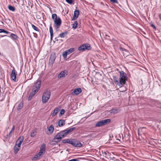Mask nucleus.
I'll return each mask as SVG.
<instances>
[{"instance_id": "f257e3e1", "label": "nucleus", "mask_w": 161, "mask_h": 161, "mask_svg": "<svg viewBox=\"0 0 161 161\" xmlns=\"http://www.w3.org/2000/svg\"><path fill=\"white\" fill-rule=\"evenodd\" d=\"M75 129V128L74 127L69 129H67L66 130H64L56 135L54 137V139L60 140L62 138L65 137L69 133L74 130Z\"/></svg>"}, {"instance_id": "f03ea898", "label": "nucleus", "mask_w": 161, "mask_h": 161, "mask_svg": "<svg viewBox=\"0 0 161 161\" xmlns=\"http://www.w3.org/2000/svg\"><path fill=\"white\" fill-rule=\"evenodd\" d=\"M120 84L122 87L125 83V82L127 80V77L126 76V74L123 71H121L119 72Z\"/></svg>"}, {"instance_id": "7ed1b4c3", "label": "nucleus", "mask_w": 161, "mask_h": 161, "mask_svg": "<svg viewBox=\"0 0 161 161\" xmlns=\"http://www.w3.org/2000/svg\"><path fill=\"white\" fill-rule=\"evenodd\" d=\"M51 92L50 91H47L44 92L42 96V101L43 103H47L50 98Z\"/></svg>"}, {"instance_id": "20e7f679", "label": "nucleus", "mask_w": 161, "mask_h": 161, "mask_svg": "<svg viewBox=\"0 0 161 161\" xmlns=\"http://www.w3.org/2000/svg\"><path fill=\"white\" fill-rule=\"evenodd\" d=\"M110 121L111 120L109 119L102 120L97 122L95 126L96 127H99L105 125L110 123Z\"/></svg>"}, {"instance_id": "39448f33", "label": "nucleus", "mask_w": 161, "mask_h": 161, "mask_svg": "<svg viewBox=\"0 0 161 161\" xmlns=\"http://www.w3.org/2000/svg\"><path fill=\"white\" fill-rule=\"evenodd\" d=\"M91 49V47L90 45L89 44L86 43L84 44L79 47L78 50L79 51H84L86 49L87 50H90Z\"/></svg>"}, {"instance_id": "423d86ee", "label": "nucleus", "mask_w": 161, "mask_h": 161, "mask_svg": "<svg viewBox=\"0 0 161 161\" xmlns=\"http://www.w3.org/2000/svg\"><path fill=\"white\" fill-rule=\"evenodd\" d=\"M41 80L40 79H38L34 84L32 89H34L36 91L38 92L41 87Z\"/></svg>"}, {"instance_id": "0eeeda50", "label": "nucleus", "mask_w": 161, "mask_h": 161, "mask_svg": "<svg viewBox=\"0 0 161 161\" xmlns=\"http://www.w3.org/2000/svg\"><path fill=\"white\" fill-rule=\"evenodd\" d=\"M71 144L75 147H81L82 146V144L80 142L75 139H72V142Z\"/></svg>"}, {"instance_id": "6e6552de", "label": "nucleus", "mask_w": 161, "mask_h": 161, "mask_svg": "<svg viewBox=\"0 0 161 161\" xmlns=\"http://www.w3.org/2000/svg\"><path fill=\"white\" fill-rule=\"evenodd\" d=\"M54 27L56 29L59 28L61 24V20L59 17H58L57 19L54 20Z\"/></svg>"}, {"instance_id": "1a4fd4ad", "label": "nucleus", "mask_w": 161, "mask_h": 161, "mask_svg": "<svg viewBox=\"0 0 161 161\" xmlns=\"http://www.w3.org/2000/svg\"><path fill=\"white\" fill-rule=\"evenodd\" d=\"M56 58V56L55 53H54L51 55L49 62V64L50 66H52Z\"/></svg>"}, {"instance_id": "9d476101", "label": "nucleus", "mask_w": 161, "mask_h": 161, "mask_svg": "<svg viewBox=\"0 0 161 161\" xmlns=\"http://www.w3.org/2000/svg\"><path fill=\"white\" fill-rule=\"evenodd\" d=\"M74 50L75 49L74 48H71L64 52L63 53L62 55L64 58H66L68 55L69 54L71 53H72L74 51Z\"/></svg>"}, {"instance_id": "9b49d317", "label": "nucleus", "mask_w": 161, "mask_h": 161, "mask_svg": "<svg viewBox=\"0 0 161 161\" xmlns=\"http://www.w3.org/2000/svg\"><path fill=\"white\" fill-rule=\"evenodd\" d=\"M81 92V90L80 88H78L75 89L72 92L71 94L73 95H76L79 94Z\"/></svg>"}, {"instance_id": "f8f14e48", "label": "nucleus", "mask_w": 161, "mask_h": 161, "mask_svg": "<svg viewBox=\"0 0 161 161\" xmlns=\"http://www.w3.org/2000/svg\"><path fill=\"white\" fill-rule=\"evenodd\" d=\"M67 75V72L66 70H64L61 71L58 75V78L64 77Z\"/></svg>"}, {"instance_id": "ddd939ff", "label": "nucleus", "mask_w": 161, "mask_h": 161, "mask_svg": "<svg viewBox=\"0 0 161 161\" xmlns=\"http://www.w3.org/2000/svg\"><path fill=\"white\" fill-rule=\"evenodd\" d=\"M113 79L115 83L120 87H121V85L120 84L119 79L117 77L115 76H113Z\"/></svg>"}, {"instance_id": "4468645a", "label": "nucleus", "mask_w": 161, "mask_h": 161, "mask_svg": "<svg viewBox=\"0 0 161 161\" xmlns=\"http://www.w3.org/2000/svg\"><path fill=\"white\" fill-rule=\"evenodd\" d=\"M79 14V10H75L74 11L73 17L72 18V20H75L78 17Z\"/></svg>"}, {"instance_id": "2eb2a0df", "label": "nucleus", "mask_w": 161, "mask_h": 161, "mask_svg": "<svg viewBox=\"0 0 161 161\" xmlns=\"http://www.w3.org/2000/svg\"><path fill=\"white\" fill-rule=\"evenodd\" d=\"M11 76L12 80L14 81L16 80V75L14 70H12L11 71Z\"/></svg>"}, {"instance_id": "dca6fc26", "label": "nucleus", "mask_w": 161, "mask_h": 161, "mask_svg": "<svg viewBox=\"0 0 161 161\" xmlns=\"http://www.w3.org/2000/svg\"><path fill=\"white\" fill-rule=\"evenodd\" d=\"M60 110L59 108H57L54 109L53 112L52 113L51 115L52 117H54L58 113Z\"/></svg>"}, {"instance_id": "f3484780", "label": "nucleus", "mask_w": 161, "mask_h": 161, "mask_svg": "<svg viewBox=\"0 0 161 161\" xmlns=\"http://www.w3.org/2000/svg\"><path fill=\"white\" fill-rule=\"evenodd\" d=\"M65 121L63 119H60L58 122V125L59 127H62L64 125Z\"/></svg>"}, {"instance_id": "a211bd4d", "label": "nucleus", "mask_w": 161, "mask_h": 161, "mask_svg": "<svg viewBox=\"0 0 161 161\" xmlns=\"http://www.w3.org/2000/svg\"><path fill=\"white\" fill-rule=\"evenodd\" d=\"M72 139H66L63 140L62 141V142L64 143H68L70 144H71V142H72Z\"/></svg>"}, {"instance_id": "6ab92c4d", "label": "nucleus", "mask_w": 161, "mask_h": 161, "mask_svg": "<svg viewBox=\"0 0 161 161\" xmlns=\"http://www.w3.org/2000/svg\"><path fill=\"white\" fill-rule=\"evenodd\" d=\"M40 156H41L40 155H39L38 153L37 154L35 155L34 157H32L31 158V159L32 160H36L37 159H39L40 158Z\"/></svg>"}, {"instance_id": "aec40b11", "label": "nucleus", "mask_w": 161, "mask_h": 161, "mask_svg": "<svg viewBox=\"0 0 161 161\" xmlns=\"http://www.w3.org/2000/svg\"><path fill=\"white\" fill-rule=\"evenodd\" d=\"M54 130L53 126V125H51L48 128V131L50 133H52Z\"/></svg>"}, {"instance_id": "412c9836", "label": "nucleus", "mask_w": 161, "mask_h": 161, "mask_svg": "<svg viewBox=\"0 0 161 161\" xmlns=\"http://www.w3.org/2000/svg\"><path fill=\"white\" fill-rule=\"evenodd\" d=\"M49 32L50 34L51 38L52 39L53 38V28L51 26V25L49 27Z\"/></svg>"}, {"instance_id": "4be33fe9", "label": "nucleus", "mask_w": 161, "mask_h": 161, "mask_svg": "<svg viewBox=\"0 0 161 161\" xmlns=\"http://www.w3.org/2000/svg\"><path fill=\"white\" fill-rule=\"evenodd\" d=\"M119 111V109H114L112 110H110V113H113L115 114L118 113Z\"/></svg>"}, {"instance_id": "5701e85b", "label": "nucleus", "mask_w": 161, "mask_h": 161, "mask_svg": "<svg viewBox=\"0 0 161 161\" xmlns=\"http://www.w3.org/2000/svg\"><path fill=\"white\" fill-rule=\"evenodd\" d=\"M16 143H17V144H18L17 145H18V148L17 149V151L15 150V153H17L18 152V151L19 150V149L20 148V145L22 143V142H20L19 141H18V142H16Z\"/></svg>"}, {"instance_id": "b1692460", "label": "nucleus", "mask_w": 161, "mask_h": 161, "mask_svg": "<svg viewBox=\"0 0 161 161\" xmlns=\"http://www.w3.org/2000/svg\"><path fill=\"white\" fill-rule=\"evenodd\" d=\"M45 150H44V149L41 148L40 151L39 153H38L41 156L45 153Z\"/></svg>"}, {"instance_id": "393cba45", "label": "nucleus", "mask_w": 161, "mask_h": 161, "mask_svg": "<svg viewBox=\"0 0 161 161\" xmlns=\"http://www.w3.org/2000/svg\"><path fill=\"white\" fill-rule=\"evenodd\" d=\"M23 103L22 102H21L18 106V107H17V110H20L23 107Z\"/></svg>"}, {"instance_id": "a878e982", "label": "nucleus", "mask_w": 161, "mask_h": 161, "mask_svg": "<svg viewBox=\"0 0 161 161\" xmlns=\"http://www.w3.org/2000/svg\"><path fill=\"white\" fill-rule=\"evenodd\" d=\"M37 92L34 89H32V92L30 93V96L32 97Z\"/></svg>"}, {"instance_id": "bb28decb", "label": "nucleus", "mask_w": 161, "mask_h": 161, "mask_svg": "<svg viewBox=\"0 0 161 161\" xmlns=\"http://www.w3.org/2000/svg\"><path fill=\"white\" fill-rule=\"evenodd\" d=\"M8 8L9 10L12 11H14L15 10V7H14L12 6L11 5H8Z\"/></svg>"}, {"instance_id": "cd10ccee", "label": "nucleus", "mask_w": 161, "mask_h": 161, "mask_svg": "<svg viewBox=\"0 0 161 161\" xmlns=\"http://www.w3.org/2000/svg\"><path fill=\"white\" fill-rule=\"evenodd\" d=\"M11 36L14 39L17 40L18 39V37L15 34L12 33L11 34Z\"/></svg>"}, {"instance_id": "c85d7f7f", "label": "nucleus", "mask_w": 161, "mask_h": 161, "mask_svg": "<svg viewBox=\"0 0 161 161\" xmlns=\"http://www.w3.org/2000/svg\"><path fill=\"white\" fill-rule=\"evenodd\" d=\"M77 22L76 21H74V23L72 25V28L74 29H76L77 27Z\"/></svg>"}, {"instance_id": "c756f323", "label": "nucleus", "mask_w": 161, "mask_h": 161, "mask_svg": "<svg viewBox=\"0 0 161 161\" xmlns=\"http://www.w3.org/2000/svg\"><path fill=\"white\" fill-rule=\"evenodd\" d=\"M67 34V33L66 32H63L59 34V36L61 38H64Z\"/></svg>"}, {"instance_id": "7c9ffc66", "label": "nucleus", "mask_w": 161, "mask_h": 161, "mask_svg": "<svg viewBox=\"0 0 161 161\" xmlns=\"http://www.w3.org/2000/svg\"><path fill=\"white\" fill-rule=\"evenodd\" d=\"M31 26H32V28H33V29L35 31H39V29L36 26L32 24Z\"/></svg>"}, {"instance_id": "2f4dec72", "label": "nucleus", "mask_w": 161, "mask_h": 161, "mask_svg": "<svg viewBox=\"0 0 161 161\" xmlns=\"http://www.w3.org/2000/svg\"><path fill=\"white\" fill-rule=\"evenodd\" d=\"M52 18L54 20H55L56 19H57L58 18L57 17V15L56 14H53L52 15Z\"/></svg>"}, {"instance_id": "473e14b6", "label": "nucleus", "mask_w": 161, "mask_h": 161, "mask_svg": "<svg viewBox=\"0 0 161 161\" xmlns=\"http://www.w3.org/2000/svg\"><path fill=\"white\" fill-rule=\"evenodd\" d=\"M24 140L23 136L20 137L17 141V142H18V141H19L22 143L23 142Z\"/></svg>"}, {"instance_id": "72a5a7b5", "label": "nucleus", "mask_w": 161, "mask_h": 161, "mask_svg": "<svg viewBox=\"0 0 161 161\" xmlns=\"http://www.w3.org/2000/svg\"><path fill=\"white\" fill-rule=\"evenodd\" d=\"M36 132L34 130H33L31 133V136L33 137L36 135Z\"/></svg>"}, {"instance_id": "f704fd0d", "label": "nucleus", "mask_w": 161, "mask_h": 161, "mask_svg": "<svg viewBox=\"0 0 161 161\" xmlns=\"http://www.w3.org/2000/svg\"><path fill=\"white\" fill-rule=\"evenodd\" d=\"M65 112V110L64 109H62L61 110L60 112V116H61L62 115L64 114Z\"/></svg>"}, {"instance_id": "c9c22d12", "label": "nucleus", "mask_w": 161, "mask_h": 161, "mask_svg": "<svg viewBox=\"0 0 161 161\" xmlns=\"http://www.w3.org/2000/svg\"><path fill=\"white\" fill-rule=\"evenodd\" d=\"M110 1L113 3H118L117 0H110Z\"/></svg>"}, {"instance_id": "e433bc0d", "label": "nucleus", "mask_w": 161, "mask_h": 161, "mask_svg": "<svg viewBox=\"0 0 161 161\" xmlns=\"http://www.w3.org/2000/svg\"><path fill=\"white\" fill-rule=\"evenodd\" d=\"M66 2L69 4H71L72 3V0H65Z\"/></svg>"}, {"instance_id": "4c0bfd02", "label": "nucleus", "mask_w": 161, "mask_h": 161, "mask_svg": "<svg viewBox=\"0 0 161 161\" xmlns=\"http://www.w3.org/2000/svg\"><path fill=\"white\" fill-rule=\"evenodd\" d=\"M45 144H43L42 145L41 148L44 149V150H45Z\"/></svg>"}, {"instance_id": "58836bf2", "label": "nucleus", "mask_w": 161, "mask_h": 161, "mask_svg": "<svg viewBox=\"0 0 161 161\" xmlns=\"http://www.w3.org/2000/svg\"><path fill=\"white\" fill-rule=\"evenodd\" d=\"M12 132V131H10L9 132V134L8 135H7V136L8 137H10L11 136V134Z\"/></svg>"}, {"instance_id": "ea45409f", "label": "nucleus", "mask_w": 161, "mask_h": 161, "mask_svg": "<svg viewBox=\"0 0 161 161\" xmlns=\"http://www.w3.org/2000/svg\"><path fill=\"white\" fill-rule=\"evenodd\" d=\"M151 26L152 27H153L154 29H156V28L155 26L153 24H152L151 25Z\"/></svg>"}, {"instance_id": "a19ab883", "label": "nucleus", "mask_w": 161, "mask_h": 161, "mask_svg": "<svg viewBox=\"0 0 161 161\" xmlns=\"http://www.w3.org/2000/svg\"><path fill=\"white\" fill-rule=\"evenodd\" d=\"M78 161V160H77L76 159H72L69 160L68 161Z\"/></svg>"}, {"instance_id": "79ce46f5", "label": "nucleus", "mask_w": 161, "mask_h": 161, "mask_svg": "<svg viewBox=\"0 0 161 161\" xmlns=\"http://www.w3.org/2000/svg\"><path fill=\"white\" fill-rule=\"evenodd\" d=\"M4 30L2 29H0V33H2L4 32Z\"/></svg>"}, {"instance_id": "37998d69", "label": "nucleus", "mask_w": 161, "mask_h": 161, "mask_svg": "<svg viewBox=\"0 0 161 161\" xmlns=\"http://www.w3.org/2000/svg\"><path fill=\"white\" fill-rule=\"evenodd\" d=\"M3 33H6V34H8V33H9L8 31H6L4 30V31Z\"/></svg>"}, {"instance_id": "c03bdc74", "label": "nucleus", "mask_w": 161, "mask_h": 161, "mask_svg": "<svg viewBox=\"0 0 161 161\" xmlns=\"http://www.w3.org/2000/svg\"><path fill=\"white\" fill-rule=\"evenodd\" d=\"M32 98V97L31 96H29L28 98V101L30 100Z\"/></svg>"}, {"instance_id": "a18cd8bd", "label": "nucleus", "mask_w": 161, "mask_h": 161, "mask_svg": "<svg viewBox=\"0 0 161 161\" xmlns=\"http://www.w3.org/2000/svg\"><path fill=\"white\" fill-rule=\"evenodd\" d=\"M119 49H120V50L122 51H123L124 50H125V49H124L123 48H122V47H120Z\"/></svg>"}, {"instance_id": "49530a36", "label": "nucleus", "mask_w": 161, "mask_h": 161, "mask_svg": "<svg viewBox=\"0 0 161 161\" xmlns=\"http://www.w3.org/2000/svg\"><path fill=\"white\" fill-rule=\"evenodd\" d=\"M14 125H13V128H12V129H11V131H12H12H14Z\"/></svg>"}, {"instance_id": "de8ad7c7", "label": "nucleus", "mask_w": 161, "mask_h": 161, "mask_svg": "<svg viewBox=\"0 0 161 161\" xmlns=\"http://www.w3.org/2000/svg\"><path fill=\"white\" fill-rule=\"evenodd\" d=\"M159 17L160 20H161V14H159Z\"/></svg>"}, {"instance_id": "09e8293b", "label": "nucleus", "mask_w": 161, "mask_h": 161, "mask_svg": "<svg viewBox=\"0 0 161 161\" xmlns=\"http://www.w3.org/2000/svg\"><path fill=\"white\" fill-rule=\"evenodd\" d=\"M104 154L105 155H106L107 153L106 152H104Z\"/></svg>"}, {"instance_id": "8fccbe9b", "label": "nucleus", "mask_w": 161, "mask_h": 161, "mask_svg": "<svg viewBox=\"0 0 161 161\" xmlns=\"http://www.w3.org/2000/svg\"><path fill=\"white\" fill-rule=\"evenodd\" d=\"M6 36V35H4V36H2V37H3V36Z\"/></svg>"}, {"instance_id": "3c124183", "label": "nucleus", "mask_w": 161, "mask_h": 161, "mask_svg": "<svg viewBox=\"0 0 161 161\" xmlns=\"http://www.w3.org/2000/svg\"><path fill=\"white\" fill-rule=\"evenodd\" d=\"M143 33L144 34V35H146V34L145 32H143Z\"/></svg>"}]
</instances>
